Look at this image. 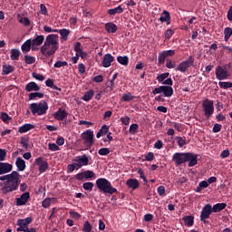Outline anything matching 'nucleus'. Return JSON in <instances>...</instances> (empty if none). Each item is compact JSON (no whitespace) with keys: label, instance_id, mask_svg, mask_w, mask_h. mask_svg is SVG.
Segmentation results:
<instances>
[{"label":"nucleus","instance_id":"nucleus-5","mask_svg":"<svg viewBox=\"0 0 232 232\" xmlns=\"http://www.w3.org/2000/svg\"><path fill=\"white\" fill-rule=\"evenodd\" d=\"M30 110L33 115H46V112L48 111V102L42 101L39 103H31Z\"/></svg>","mask_w":232,"mask_h":232},{"label":"nucleus","instance_id":"nucleus-63","mask_svg":"<svg viewBox=\"0 0 232 232\" xmlns=\"http://www.w3.org/2000/svg\"><path fill=\"white\" fill-rule=\"evenodd\" d=\"M74 52H76V53H80L81 52H82V48L81 47V42H78L74 44Z\"/></svg>","mask_w":232,"mask_h":232},{"label":"nucleus","instance_id":"nucleus-3","mask_svg":"<svg viewBox=\"0 0 232 232\" xmlns=\"http://www.w3.org/2000/svg\"><path fill=\"white\" fill-rule=\"evenodd\" d=\"M172 160L175 161L176 166L188 162V168H193V166H197L198 163L197 154L191 152H176L173 154Z\"/></svg>","mask_w":232,"mask_h":232},{"label":"nucleus","instance_id":"nucleus-4","mask_svg":"<svg viewBox=\"0 0 232 232\" xmlns=\"http://www.w3.org/2000/svg\"><path fill=\"white\" fill-rule=\"evenodd\" d=\"M96 186L100 191L102 193H108L109 195H113V193H117V188H113L111 186V183L104 179V178H100L96 180Z\"/></svg>","mask_w":232,"mask_h":232},{"label":"nucleus","instance_id":"nucleus-57","mask_svg":"<svg viewBox=\"0 0 232 232\" xmlns=\"http://www.w3.org/2000/svg\"><path fill=\"white\" fill-rule=\"evenodd\" d=\"M32 76L34 77V79H36V81H44V76L43 74L33 72Z\"/></svg>","mask_w":232,"mask_h":232},{"label":"nucleus","instance_id":"nucleus-6","mask_svg":"<svg viewBox=\"0 0 232 232\" xmlns=\"http://www.w3.org/2000/svg\"><path fill=\"white\" fill-rule=\"evenodd\" d=\"M202 108L207 119H209V117H211V115H213L215 112V106L213 105V101L211 100L206 99L203 101Z\"/></svg>","mask_w":232,"mask_h":232},{"label":"nucleus","instance_id":"nucleus-17","mask_svg":"<svg viewBox=\"0 0 232 232\" xmlns=\"http://www.w3.org/2000/svg\"><path fill=\"white\" fill-rule=\"evenodd\" d=\"M14 169V166L8 162H0V175H6Z\"/></svg>","mask_w":232,"mask_h":232},{"label":"nucleus","instance_id":"nucleus-50","mask_svg":"<svg viewBox=\"0 0 232 232\" xmlns=\"http://www.w3.org/2000/svg\"><path fill=\"white\" fill-rule=\"evenodd\" d=\"M64 66H68V63L66 61H57L54 63V68H63Z\"/></svg>","mask_w":232,"mask_h":232},{"label":"nucleus","instance_id":"nucleus-25","mask_svg":"<svg viewBox=\"0 0 232 232\" xmlns=\"http://www.w3.org/2000/svg\"><path fill=\"white\" fill-rule=\"evenodd\" d=\"M93 95H95V92L91 89L83 94L82 100L85 101V102H90V101H92V99L93 98Z\"/></svg>","mask_w":232,"mask_h":232},{"label":"nucleus","instance_id":"nucleus-36","mask_svg":"<svg viewBox=\"0 0 232 232\" xmlns=\"http://www.w3.org/2000/svg\"><path fill=\"white\" fill-rule=\"evenodd\" d=\"M224 35H225V41H226V43H227L229 41V38L232 35V28L231 27L225 28Z\"/></svg>","mask_w":232,"mask_h":232},{"label":"nucleus","instance_id":"nucleus-35","mask_svg":"<svg viewBox=\"0 0 232 232\" xmlns=\"http://www.w3.org/2000/svg\"><path fill=\"white\" fill-rule=\"evenodd\" d=\"M133 99H135V97L131 95L130 92L123 93L121 97V101L124 102H130V101H133Z\"/></svg>","mask_w":232,"mask_h":232},{"label":"nucleus","instance_id":"nucleus-18","mask_svg":"<svg viewBox=\"0 0 232 232\" xmlns=\"http://www.w3.org/2000/svg\"><path fill=\"white\" fill-rule=\"evenodd\" d=\"M28 200H30V192H24L20 198H16V206H24Z\"/></svg>","mask_w":232,"mask_h":232},{"label":"nucleus","instance_id":"nucleus-60","mask_svg":"<svg viewBox=\"0 0 232 232\" xmlns=\"http://www.w3.org/2000/svg\"><path fill=\"white\" fill-rule=\"evenodd\" d=\"M50 204H52V198H48L42 202L43 208H50Z\"/></svg>","mask_w":232,"mask_h":232},{"label":"nucleus","instance_id":"nucleus-54","mask_svg":"<svg viewBox=\"0 0 232 232\" xmlns=\"http://www.w3.org/2000/svg\"><path fill=\"white\" fill-rule=\"evenodd\" d=\"M163 90H164V85H161L160 87H156L152 91V93H153V95H159V93H163Z\"/></svg>","mask_w":232,"mask_h":232},{"label":"nucleus","instance_id":"nucleus-24","mask_svg":"<svg viewBox=\"0 0 232 232\" xmlns=\"http://www.w3.org/2000/svg\"><path fill=\"white\" fill-rule=\"evenodd\" d=\"M23 53H28L32 50V39L26 40L21 46Z\"/></svg>","mask_w":232,"mask_h":232},{"label":"nucleus","instance_id":"nucleus-9","mask_svg":"<svg viewBox=\"0 0 232 232\" xmlns=\"http://www.w3.org/2000/svg\"><path fill=\"white\" fill-rule=\"evenodd\" d=\"M82 139L84 140V144L86 146L92 147L93 146V130H87L82 133Z\"/></svg>","mask_w":232,"mask_h":232},{"label":"nucleus","instance_id":"nucleus-42","mask_svg":"<svg viewBox=\"0 0 232 232\" xmlns=\"http://www.w3.org/2000/svg\"><path fill=\"white\" fill-rule=\"evenodd\" d=\"M139 130V124L133 123L130 126L129 131L131 135H135L137 133V130Z\"/></svg>","mask_w":232,"mask_h":232},{"label":"nucleus","instance_id":"nucleus-58","mask_svg":"<svg viewBox=\"0 0 232 232\" xmlns=\"http://www.w3.org/2000/svg\"><path fill=\"white\" fill-rule=\"evenodd\" d=\"M48 148L51 151H59V146L55 143H49Z\"/></svg>","mask_w":232,"mask_h":232},{"label":"nucleus","instance_id":"nucleus-11","mask_svg":"<svg viewBox=\"0 0 232 232\" xmlns=\"http://www.w3.org/2000/svg\"><path fill=\"white\" fill-rule=\"evenodd\" d=\"M43 43H44V35L43 34L37 35L35 38L31 40L33 52L39 50V46H41Z\"/></svg>","mask_w":232,"mask_h":232},{"label":"nucleus","instance_id":"nucleus-64","mask_svg":"<svg viewBox=\"0 0 232 232\" xmlns=\"http://www.w3.org/2000/svg\"><path fill=\"white\" fill-rule=\"evenodd\" d=\"M20 144H22L25 150L28 149V140L26 138H21Z\"/></svg>","mask_w":232,"mask_h":232},{"label":"nucleus","instance_id":"nucleus-27","mask_svg":"<svg viewBox=\"0 0 232 232\" xmlns=\"http://www.w3.org/2000/svg\"><path fill=\"white\" fill-rule=\"evenodd\" d=\"M163 95H164V97H172L173 96V87L163 85Z\"/></svg>","mask_w":232,"mask_h":232},{"label":"nucleus","instance_id":"nucleus-23","mask_svg":"<svg viewBox=\"0 0 232 232\" xmlns=\"http://www.w3.org/2000/svg\"><path fill=\"white\" fill-rule=\"evenodd\" d=\"M26 92H39L41 90V87L37 85L34 82H31L25 85Z\"/></svg>","mask_w":232,"mask_h":232},{"label":"nucleus","instance_id":"nucleus-29","mask_svg":"<svg viewBox=\"0 0 232 232\" xmlns=\"http://www.w3.org/2000/svg\"><path fill=\"white\" fill-rule=\"evenodd\" d=\"M226 206H227L226 203H218L214 205L212 208V213H218V211H222V209H226Z\"/></svg>","mask_w":232,"mask_h":232},{"label":"nucleus","instance_id":"nucleus-32","mask_svg":"<svg viewBox=\"0 0 232 232\" xmlns=\"http://www.w3.org/2000/svg\"><path fill=\"white\" fill-rule=\"evenodd\" d=\"M122 12H124V9H122L121 5H119L116 8L109 9L108 10V14L109 15H115V14H122Z\"/></svg>","mask_w":232,"mask_h":232},{"label":"nucleus","instance_id":"nucleus-44","mask_svg":"<svg viewBox=\"0 0 232 232\" xmlns=\"http://www.w3.org/2000/svg\"><path fill=\"white\" fill-rule=\"evenodd\" d=\"M176 140L179 148H183V146H186V139L182 137H176Z\"/></svg>","mask_w":232,"mask_h":232},{"label":"nucleus","instance_id":"nucleus-26","mask_svg":"<svg viewBox=\"0 0 232 232\" xmlns=\"http://www.w3.org/2000/svg\"><path fill=\"white\" fill-rule=\"evenodd\" d=\"M183 221L185 222V226L191 227L195 224V218L193 216H185L183 217Z\"/></svg>","mask_w":232,"mask_h":232},{"label":"nucleus","instance_id":"nucleus-15","mask_svg":"<svg viewBox=\"0 0 232 232\" xmlns=\"http://www.w3.org/2000/svg\"><path fill=\"white\" fill-rule=\"evenodd\" d=\"M35 164L39 167L40 173H44L48 169V162L41 157L35 160Z\"/></svg>","mask_w":232,"mask_h":232},{"label":"nucleus","instance_id":"nucleus-62","mask_svg":"<svg viewBox=\"0 0 232 232\" xmlns=\"http://www.w3.org/2000/svg\"><path fill=\"white\" fill-rule=\"evenodd\" d=\"M222 130V125L216 123L212 129L213 133H218Z\"/></svg>","mask_w":232,"mask_h":232},{"label":"nucleus","instance_id":"nucleus-47","mask_svg":"<svg viewBox=\"0 0 232 232\" xmlns=\"http://www.w3.org/2000/svg\"><path fill=\"white\" fill-rule=\"evenodd\" d=\"M93 183L92 182H85L82 185L83 189H85V191H92V189H93Z\"/></svg>","mask_w":232,"mask_h":232},{"label":"nucleus","instance_id":"nucleus-61","mask_svg":"<svg viewBox=\"0 0 232 232\" xmlns=\"http://www.w3.org/2000/svg\"><path fill=\"white\" fill-rule=\"evenodd\" d=\"M100 131L103 135H106L108 131H110V127L108 125H102V128L100 129Z\"/></svg>","mask_w":232,"mask_h":232},{"label":"nucleus","instance_id":"nucleus-40","mask_svg":"<svg viewBox=\"0 0 232 232\" xmlns=\"http://www.w3.org/2000/svg\"><path fill=\"white\" fill-rule=\"evenodd\" d=\"M219 87L223 90H227V88H232V82H218Z\"/></svg>","mask_w":232,"mask_h":232},{"label":"nucleus","instance_id":"nucleus-46","mask_svg":"<svg viewBox=\"0 0 232 232\" xmlns=\"http://www.w3.org/2000/svg\"><path fill=\"white\" fill-rule=\"evenodd\" d=\"M83 232H92V224L90 221H85L82 227Z\"/></svg>","mask_w":232,"mask_h":232},{"label":"nucleus","instance_id":"nucleus-8","mask_svg":"<svg viewBox=\"0 0 232 232\" xmlns=\"http://www.w3.org/2000/svg\"><path fill=\"white\" fill-rule=\"evenodd\" d=\"M30 224H32V218L18 219L16 222V226H18L16 231H26L27 229H29L28 226H30Z\"/></svg>","mask_w":232,"mask_h":232},{"label":"nucleus","instance_id":"nucleus-59","mask_svg":"<svg viewBox=\"0 0 232 232\" xmlns=\"http://www.w3.org/2000/svg\"><path fill=\"white\" fill-rule=\"evenodd\" d=\"M173 34H175V31H173L171 29H168L165 32V39H171V37L173 36Z\"/></svg>","mask_w":232,"mask_h":232},{"label":"nucleus","instance_id":"nucleus-49","mask_svg":"<svg viewBox=\"0 0 232 232\" xmlns=\"http://www.w3.org/2000/svg\"><path fill=\"white\" fill-rule=\"evenodd\" d=\"M18 22L24 26H30V19H28V17H22L18 19Z\"/></svg>","mask_w":232,"mask_h":232},{"label":"nucleus","instance_id":"nucleus-53","mask_svg":"<svg viewBox=\"0 0 232 232\" xmlns=\"http://www.w3.org/2000/svg\"><path fill=\"white\" fill-rule=\"evenodd\" d=\"M1 120L3 122H8L9 121L12 120V118L8 115L6 112H2L1 113Z\"/></svg>","mask_w":232,"mask_h":232},{"label":"nucleus","instance_id":"nucleus-39","mask_svg":"<svg viewBox=\"0 0 232 232\" xmlns=\"http://www.w3.org/2000/svg\"><path fill=\"white\" fill-rule=\"evenodd\" d=\"M117 61L118 63H120V64H122L123 66H127L129 63V58L128 56H118Z\"/></svg>","mask_w":232,"mask_h":232},{"label":"nucleus","instance_id":"nucleus-37","mask_svg":"<svg viewBox=\"0 0 232 232\" xmlns=\"http://www.w3.org/2000/svg\"><path fill=\"white\" fill-rule=\"evenodd\" d=\"M160 21L161 23H166V22L169 21V12L163 11V13L161 14V15L160 17Z\"/></svg>","mask_w":232,"mask_h":232},{"label":"nucleus","instance_id":"nucleus-7","mask_svg":"<svg viewBox=\"0 0 232 232\" xmlns=\"http://www.w3.org/2000/svg\"><path fill=\"white\" fill-rule=\"evenodd\" d=\"M193 63H195V61L193 60V56H189L187 60H185L184 62H181L178 65L177 67L178 72H181V73H185V72H188V69L193 66Z\"/></svg>","mask_w":232,"mask_h":232},{"label":"nucleus","instance_id":"nucleus-52","mask_svg":"<svg viewBox=\"0 0 232 232\" xmlns=\"http://www.w3.org/2000/svg\"><path fill=\"white\" fill-rule=\"evenodd\" d=\"M85 179H93L95 178V173L92 170H86L83 172Z\"/></svg>","mask_w":232,"mask_h":232},{"label":"nucleus","instance_id":"nucleus-14","mask_svg":"<svg viewBox=\"0 0 232 232\" xmlns=\"http://www.w3.org/2000/svg\"><path fill=\"white\" fill-rule=\"evenodd\" d=\"M173 55H175L174 50L163 51L159 54L158 61L160 64H164L166 57H173Z\"/></svg>","mask_w":232,"mask_h":232},{"label":"nucleus","instance_id":"nucleus-45","mask_svg":"<svg viewBox=\"0 0 232 232\" xmlns=\"http://www.w3.org/2000/svg\"><path fill=\"white\" fill-rule=\"evenodd\" d=\"M177 66V63L175 61H172V60H169L168 59L166 61V67L169 68V69H173V68H176Z\"/></svg>","mask_w":232,"mask_h":232},{"label":"nucleus","instance_id":"nucleus-48","mask_svg":"<svg viewBox=\"0 0 232 232\" xmlns=\"http://www.w3.org/2000/svg\"><path fill=\"white\" fill-rule=\"evenodd\" d=\"M44 32H46V34H57L59 32V29H53L50 26H44Z\"/></svg>","mask_w":232,"mask_h":232},{"label":"nucleus","instance_id":"nucleus-2","mask_svg":"<svg viewBox=\"0 0 232 232\" xmlns=\"http://www.w3.org/2000/svg\"><path fill=\"white\" fill-rule=\"evenodd\" d=\"M57 50H59V35L53 34H48L40 48V53L48 58L54 55Z\"/></svg>","mask_w":232,"mask_h":232},{"label":"nucleus","instance_id":"nucleus-16","mask_svg":"<svg viewBox=\"0 0 232 232\" xmlns=\"http://www.w3.org/2000/svg\"><path fill=\"white\" fill-rule=\"evenodd\" d=\"M113 61H115V58L113 57V55L110 53H106L103 55L102 65L103 66V68H110Z\"/></svg>","mask_w":232,"mask_h":232},{"label":"nucleus","instance_id":"nucleus-41","mask_svg":"<svg viewBox=\"0 0 232 232\" xmlns=\"http://www.w3.org/2000/svg\"><path fill=\"white\" fill-rule=\"evenodd\" d=\"M169 77V72H164L157 76V81L159 82H163V81H166Z\"/></svg>","mask_w":232,"mask_h":232},{"label":"nucleus","instance_id":"nucleus-22","mask_svg":"<svg viewBox=\"0 0 232 232\" xmlns=\"http://www.w3.org/2000/svg\"><path fill=\"white\" fill-rule=\"evenodd\" d=\"M35 125L32 123H25L23 126L19 127L18 133H26L27 131H30V130H34Z\"/></svg>","mask_w":232,"mask_h":232},{"label":"nucleus","instance_id":"nucleus-30","mask_svg":"<svg viewBox=\"0 0 232 232\" xmlns=\"http://www.w3.org/2000/svg\"><path fill=\"white\" fill-rule=\"evenodd\" d=\"M57 34H60L61 39L63 41H68V35H70V30L68 29L58 30Z\"/></svg>","mask_w":232,"mask_h":232},{"label":"nucleus","instance_id":"nucleus-31","mask_svg":"<svg viewBox=\"0 0 232 232\" xmlns=\"http://www.w3.org/2000/svg\"><path fill=\"white\" fill-rule=\"evenodd\" d=\"M19 55H21V51H19V49L11 50V61H19Z\"/></svg>","mask_w":232,"mask_h":232},{"label":"nucleus","instance_id":"nucleus-56","mask_svg":"<svg viewBox=\"0 0 232 232\" xmlns=\"http://www.w3.org/2000/svg\"><path fill=\"white\" fill-rule=\"evenodd\" d=\"M75 168H77V165H75V162H73L72 164H69L67 166V173H73V171H75Z\"/></svg>","mask_w":232,"mask_h":232},{"label":"nucleus","instance_id":"nucleus-38","mask_svg":"<svg viewBox=\"0 0 232 232\" xmlns=\"http://www.w3.org/2000/svg\"><path fill=\"white\" fill-rule=\"evenodd\" d=\"M36 97H38V99H43V97H44V94L43 92H31L29 94V101H34V99H35Z\"/></svg>","mask_w":232,"mask_h":232},{"label":"nucleus","instance_id":"nucleus-34","mask_svg":"<svg viewBox=\"0 0 232 232\" xmlns=\"http://www.w3.org/2000/svg\"><path fill=\"white\" fill-rule=\"evenodd\" d=\"M208 186H209V183H208V181L206 180L200 181L198 186L196 188V193H200L202 189H206V188H208Z\"/></svg>","mask_w":232,"mask_h":232},{"label":"nucleus","instance_id":"nucleus-12","mask_svg":"<svg viewBox=\"0 0 232 232\" xmlns=\"http://www.w3.org/2000/svg\"><path fill=\"white\" fill-rule=\"evenodd\" d=\"M227 70L224 69L222 66H218L216 68V78L218 81H225V79H227Z\"/></svg>","mask_w":232,"mask_h":232},{"label":"nucleus","instance_id":"nucleus-28","mask_svg":"<svg viewBox=\"0 0 232 232\" xmlns=\"http://www.w3.org/2000/svg\"><path fill=\"white\" fill-rule=\"evenodd\" d=\"M105 29L109 34H115V32H117V25L113 23H107Z\"/></svg>","mask_w":232,"mask_h":232},{"label":"nucleus","instance_id":"nucleus-55","mask_svg":"<svg viewBox=\"0 0 232 232\" xmlns=\"http://www.w3.org/2000/svg\"><path fill=\"white\" fill-rule=\"evenodd\" d=\"M145 160L148 161V162H151V160H155V154H153V152H148L145 156Z\"/></svg>","mask_w":232,"mask_h":232},{"label":"nucleus","instance_id":"nucleus-1","mask_svg":"<svg viewBox=\"0 0 232 232\" xmlns=\"http://www.w3.org/2000/svg\"><path fill=\"white\" fill-rule=\"evenodd\" d=\"M1 191L3 195H8L12 191H17L19 184H21V179L19 178V172L14 170L11 174L4 175L0 177Z\"/></svg>","mask_w":232,"mask_h":232},{"label":"nucleus","instance_id":"nucleus-19","mask_svg":"<svg viewBox=\"0 0 232 232\" xmlns=\"http://www.w3.org/2000/svg\"><path fill=\"white\" fill-rule=\"evenodd\" d=\"M126 186L129 188V189H132L133 191H135V189H139L140 183L137 179H129L126 181Z\"/></svg>","mask_w":232,"mask_h":232},{"label":"nucleus","instance_id":"nucleus-20","mask_svg":"<svg viewBox=\"0 0 232 232\" xmlns=\"http://www.w3.org/2000/svg\"><path fill=\"white\" fill-rule=\"evenodd\" d=\"M15 166L17 168V171H24V169H26V161H24L23 158L18 157L15 160Z\"/></svg>","mask_w":232,"mask_h":232},{"label":"nucleus","instance_id":"nucleus-10","mask_svg":"<svg viewBox=\"0 0 232 232\" xmlns=\"http://www.w3.org/2000/svg\"><path fill=\"white\" fill-rule=\"evenodd\" d=\"M72 162H74L77 169H80V168H82V166H88V162H90V160L88 159V156L86 154H83L82 156H79L76 159L72 160Z\"/></svg>","mask_w":232,"mask_h":232},{"label":"nucleus","instance_id":"nucleus-21","mask_svg":"<svg viewBox=\"0 0 232 232\" xmlns=\"http://www.w3.org/2000/svg\"><path fill=\"white\" fill-rule=\"evenodd\" d=\"M53 117L56 121H64L68 117V112L66 111L59 109L54 114Z\"/></svg>","mask_w":232,"mask_h":232},{"label":"nucleus","instance_id":"nucleus-51","mask_svg":"<svg viewBox=\"0 0 232 232\" xmlns=\"http://www.w3.org/2000/svg\"><path fill=\"white\" fill-rule=\"evenodd\" d=\"M99 155L106 156L110 155V149L108 148H102L98 150Z\"/></svg>","mask_w":232,"mask_h":232},{"label":"nucleus","instance_id":"nucleus-13","mask_svg":"<svg viewBox=\"0 0 232 232\" xmlns=\"http://www.w3.org/2000/svg\"><path fill=\"white\" fill-rule=\"evenodd\" d=\"M213 213V208L210 204L205 205V208H202L201 214H200V220L203 222H206V219L209 218V215Z\"/></svg>","mask_w":232,"mask_h":232},{"label":"nucleus","instance_id":"nucleus-43","mask_svg":"<svg viewBox=\"0 0 232 232\" xmlns=\"http://www.w3.org/2000/svg\"><path fill=\"white\" fill-rule=\"evenodd\" d=\"M24 62L26 63V64H34V63H35V57L31 55H25Z\"/></svg>","mask_w":232,"mask_h":232},{"label":"nucleus","instance_id":"nucleus-33","mask_svg":"<svg viewBox=\"0 0 232 232\" xmlns=\"http://www.w3.org/2000/svg\"><path fill=\"white\" fill-rule=\"evenodd\" d=\"M14 72V66L12 65H3V70H2V75H10Z\"/></svg>","mask_w":232,"mask_h":232}]
</instances>
